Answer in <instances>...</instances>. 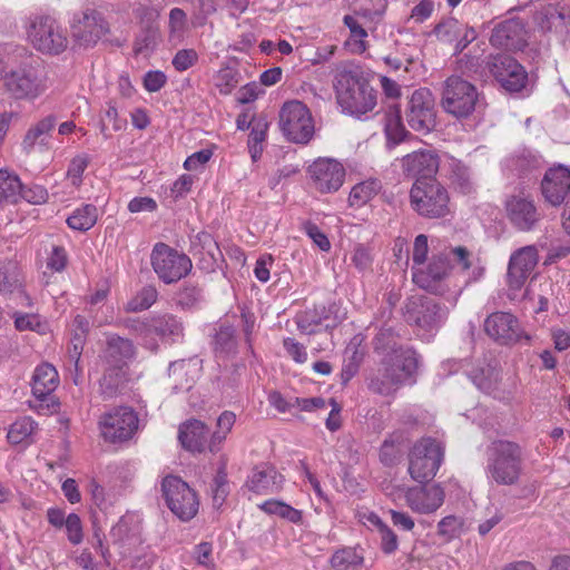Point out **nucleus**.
<instances>
[{
    "instance_id": "338daca9",
    "label": "nucleus",
    "mask_w": 570,
    "mask_h": 570,
    "mask_svg": "<svg viewBox=\"0 0 570 570\" xmlns=\"http://www.w3.org/2000/svg\"><path fill=\"white\" fill-rule=\"evenodd\" d=\"M14 326L18 331H35L40 326V320L36 314H14Z\"/></svg>"
},
{
    "instance_id": "603ef678",
    "label": "nucleus",
    "mask_w": 570,
    "mask_h": 570,
    "mask_svg": "<svg viewBox=\"0 0 570 570\" xmlns=\"http://www.w3.org/2000/svg\"><path fill=\"white\" fill-rule=\"evenodd\" d=\"M322 317L316 309H307L296 316L297 328L301 333L311 335L315 332V326L320 325Z\"/></svg>"
},
{
    "instance_id": "b1692460",
    "label": "nucleus",
    "mask_w": 570,
    "mask_h": 570,
    "mask_svg": "<svg viewBox=\"0 0 570 570\" xmlns=\"http://www.w3.org/2000/svg\"><path fill=\"white\" fill-rule=\"evenodd\" d=\"M439 167V156L431 149L413 151L402 159L403 171L416 179H434L433 176L438 173Z\"/></svg>"
},
{
    "instance_id": "052dcab7",
    "label": "nucleus",
    "mask_w": 570,
    "mask_h": 570,
    "mask_svg": "<svg viewBox=\"0 0 570 570\" xmlns=\"http://www.w3.org/2000/svg\"><path fill=\"white\" fill-rule=\"evenodd\" d=\"M47 198L48 193L42 186L33 185L30 187H24L22 185L21 199H24L31 204H41L45 203Z\"/></svg>"
},
{
    "instance_id": "37998d69",
    "label": "nucleus",
    "mask_w": 570,
    "mask_h": 570,
    "mask_svg": "<svg viewBox=\"0 0 570 570\" xmlns=\"http://www.w3.org/2000/svg\"><path fill=\"white\" fill-rule=\"evenodd\" d=\"M215 86L222 95H229L240 82L242 77L237 69L223 67L215 75Z\"/></svg>"
},
{
    "instance_id": "c9c22d12",
    "label": "nucleus",
    "mask_w": 570,
    "mask_h": 570,
    "mask_svg": "<svg viewBox=\"0 0 570 570\" xmlns=\"http://www.w3.org/2000/svg\"><path fill=\"white\" fill-rule=\"evenodd\" d=\"M98 219L97 207L87 204L80 208H77L68 218L67 224L71 229L86 232L95 226Z\"/></svg>"
},
{
    "instance_id": "6e6552de",
    "label": "nucleus",
    "mask_w": 570,
    "mask_h": 570,
    "mask_svg": "<svg viewBox=\"0 0 570 570\" xmlns=\"http://www.w3.org/2000/svg\"><path fill=\"white\" fill-rule=\"evenodd\" d=\"M28 39L36 50L47 55H59L69 43L66 29L48 16L35 17L31 20Z\"/></svg>"
},
{
    "instance_id": "0eeeda50",
    "label": "nucleus",
    "mask_w": 570,
    "mask_h": 570,
    "mask_svg": "<svg viewBox=\"0 0 570 570\" xmlns=\"http://www.w3.org/2000/svg\"><path fill=\"white\" fill-rule=\"evenodd\" d=\"M444 458V449L440 442L432 438H422L412 448L409 454V473L420 483L434 478Z\"/></svg>"
},
{
    "instance_id": "a878e982",
    "label": "nucleus",
    "mask_w": 570,
    "mask_h": 570,
    "mask_svg": "<svg viewBox=\"0 0 570 570\" xmlns=\"http://www.w3.org/2000/svg\"><path fill=\"white\" fill-rule=\"evenodd\" d=\"M523 23L518 19L505 20L492 30L490 42L498 48L508 50L521 49L525 43Z\"/></svg>"
},
{
    "instance_id": "1a4fd4ad",
    "label": "nucleus",
    "mask_w": 570,
    "mask_h": 570,
    "mask_svg": "<svg viewBox=\"0 0 570 570\" xmlns=\"http://www.w3.org/2000/svg\"><path fill=\"white\" fill-rule=\"evenodd\" d=\"M71 40L75 49L94 48L109 33V23L104 14L91 8L76 13L70 23Z\"/></svg>"
},
{
    "instance_id": "774afa93",
    "label": "nucleus",
    "mask_w": 570,
    "mask_h": 570,
    "mask_svg": "<svg viewBox=\"0 0 570 570\" xmlns=\"http://www.w3.org/2000/svg\"><path fill=\"white\" fill-rule=\"evenodd\" d=\"M261 92V87L256 82H250L245 86H243L236 95V100L239 104H249L257 99L258 95Z\"/></svg>"
},
{
    "instance_id": "412c9836",
    "label": "nucleus",
    "mask_w": 570,
    "mask_h": 570,
    "mask_svg": "<svg viewBox=\"0 0 570 570\" xmlns=\"http://www.w3.org/2000/svg\"><path fill=\"white\" fill-rule=\"evenodd\" d=\"M505 213L510 224L520 232L532 230L541 218L533 200L521 195L507 199Z\"/></svg>"
},
{
    "instance_id": "5701e85b",
    "label": "nucleus",
    "mask_w": 570,
    "mask_h": 570,
    "mask_svg": "<svg viewBox=\"0 0 570 570\" xmlns=\"http://www.w3.org/2000/svg\"><path fill=\"white\" fill-rule=\"evenodd\" d=\"M538 263V250L534 246H525L514 252L508 267L509 287L519 291Z\"/></svg>"
},
{
    "instance_id": "69168bd1",
    "label": "nucleus",
    "mask_w": 570,
    "mask_h": 570,
    "mask_svg": "<svg viewBox=\"0 0 570 570\" xmlns=\"http://www.w3.org/2000/svg\"><path fill=\"white\" fill-rule=\"evenodd\" d=\"M283 346L296 363H305L307 353L305 347L294 338L287 337L283 341Z\"/></svg>"
},
{
    "instance_id": "3c124183",
    "label": "nucleus",
    "mask_w": 570,
    "mask_h": 570,
    "mask_svg": "<svg viewBox=\"0 0 570 570\" xmlns=\"http://www.w3.org/2000/svg\"><path fill=\"white\" fill-rule=\"evenodd\" d=\"M385 132L387 139L392 140L394 144L403 141L409 134L402 125L401 118L397 114H391L387 116Z\"/></svg>"
},
{
    "instance_id": "f257e3e1",
    "label": "nucleus",
    "mask_w": 570,
    "mask_h": 570,
    "mask_svg": "<svg viewBox=\"0 0 570 570\" xmlns=\"http://www.w3.org/2000/svg\"><path fill=\"white\" fill-rule=\"evenodd\" d=\"M417 365L415 351L403 347L380 361L379 368L370 377L368 389L380 395H392L414 375Z\"/></svg>"
},
{
    "instance_id": "9b49d317",
    "label": "nucleus",
    "mask_w": 570,
    "mask_h": 570,
    "mask_svg": "<svg viewBox=\"0 0 570 570\" xmlns=\"http://www.w3.org/2000/svg\"><path fill=\"white\" fill-rule=\"evenodd\" d=\"M161 492L168 509L180 520L189 521L198 512L196 492L180 478L167 475L161 482Z\"/></svg>"
},
{
    "instance_id": "bf43d9fd",
    "label": "nucleus",
    "mask_w": 570,
    "mask_h": 570,
    "mask_svg": "<svg viewBox=\"0 0 570 570\" xmlns=\"http://www.w3.org/2000/svg\"><path fill=\"white\" fill-rule=\"evenodd\" d=\"M167 77L163 71L151 70L144 77L145 89L149 92L159 91L166 83Z\"/></svg>"
},
{
    "instance_id": "58836bf2",
    "label": "nucleus",
    "mask_w": 570,
    "mask_h": 570,
    "mask_svg": "<svg viewBox=\"0 0 570 570\" xmlns=\"http://www.w3.org/2000/svg\"><path fill=\"white\" fill-rule=\"evenodd\" d=\"M374 352L382 358L403 348L392 328H382L373 341Z\"/></svg>"
},
{
    "instance_id": "c756f323",
    "label": "nucleus",
    "mask_w": 570,
    "mask_h": 570,
    "mask_svg": "<svg viewBox=\"0 0 570 570\" xmlns=\"http://www.w3.org/2000/svg\"><path fill=\"white\" fill-rule=\"evenodd\" d=\"M209 429L199 420H188L180 424L178 439L184 449L202 453L207 448Z\"/></svg>"
},
{
    "instance_id": "13d9d810",
    "label": "nucleus",
    "mask_w": 570,
    "mask_h": 570,
    "mask_svg": "<svg viewBox=\"0 0 570 570\" xmlns=\"http://www.w3.org/2000/svg\"><path fill=\"white\" fill-rule=\"evenodd\" d=\"M65 525L67 529L69 541L73 544L80 543L82 540V528L80 518L76 513H70L66 518Z\"/></svg>"
},
{
    "instance_id": "4468645a",
    "label": "nucleus",
    "mask_w": 570,
    "mask_h": 570,
    "mask_svg": "<svg viewBox=\"0 0 570 570\" xmlns=\"http://www.w3.org/2000/svg\"><path fill=\"white\" fill-rule=\"evenodd\" d=\"M150 259L155 273L167 284L178 282L185 277L193 266L187 255L178 253L164 243L155 245Z\"/></svg>"
},
{
    "instance_id": "de8ad7c7",
    "label": "nucleus",
    "mask_w": 570,
    "mask_h": 570,
    "mask_svg": "<svg viewBox=\"0 0 570 570\" xmlns=\"http://www.w3.org/2000/svg\"><path fill=\"white\" fill-rule=\"evenodd\" d=\"M36 423L31 417H22L10 425L8 440L12 444H19L33 433Z\"/></svg>"
},
{
    "instance_id": "f8f14e48",
    "label": "nucleus",
    "mask_w": 570,
    "mask_h": 570,
    "mask_svg": "<svg viewBox=\"0 0 570 570\" xmlns=\"http://www.w3.org/2000/svg\"><path fill=\"white\" fill-rule=\"evenodd\" d=\"M479 101L476 88L458 76L444 81L441 104L444 110L456 118L470 116Z\"/></svg>"
},
{
    "instance_id": "79ce46f5",
    "label": "nucleus",
    "mask_w": 570,
    "mask_h": 570,
    "mask_svg": "<svg viewBox=\"0 0 570 570\" xmlns=\"http://www.w3.org/2000/svg\"><path fill=\"white\" fill-rule=\"evenodd\" d=\"M381 189V183L376 179L362 181L355 185L350 193V204L362 206L371 200Z\"/></svg>"
},
{
    "instance_id": "9d476101",
    "label": "nucleus",
    "mask_w": 570,
    "mask_h": 570,
    "mask_svg": "<svg viewBox=\"0 0 570 570\" xmlns=\"http://www.w3.org/2000/svg\"><path fill=\"white\" fill-rule=\"evenodd\" d=\"M279 127L292 142L307 144L314 135V121L309 109L298 100L287 101L279 111Z\"/></svg>"
},
{
    "instance_id": "a211bd4d",
    "label": "nucleus",
    "mask_w": 570,
    "mask_h": 570,
    "mask_svg": "<svg viewBox=\"0 0 570 570\" xmlns=\"http://www.w3.org/2000/svg\"><path fill=\"white\" fill-rule=\"evenodd\" d=\"M308 174L314 187L323 193L337 191L344 183L343 165L331 158H318L308 167Z\"/></svg>"
},
{
    "instance_id": "4d7b16f0",
    "label": "nucleus",
    "mask_w": 570,
    "mask_h": 570,
    "mask_svg": "<svg viewBox=\"0 0 570 570\" xmlns=\"http://www.w3.org/2000/svg\"><path fill=\"white\" fill-rule=\"evenodd\" d=\"M89 158L86 155L76 156L69 165L67 175L73 186H79L82 180V174L88 167Z\"/></svg>"
},
{
    "instance_id": "7c9ffc66",
    "label": "nucleus",
    "mask_w": 570,
    "mask_h": 570,
    "mask_svg": "<svg viewBox=\"0 0 570 570\" xmlns=\"http://www.w3.org/2000/svg\"><path fill=\"white\" fill-rule=\"evenodd\" d=\"M0 294L3 296L17 294L23 305L31 306L32 304L31 298L22 288L20 271L13 261L0 262Z\"/></svg>"
},
{
    "instance_id": "20e7f679",
    "label": "nucleus",
    "mask_w": 570,
    "mask_h": 570,
    "mask_svg": "<svg viewBox=\"0 0 570 570\" xmlns=\"http://www.w3.org/2000/svg\"><path fill=\"white\" fill-rule=\"evenodd\" d=\"M410 204L426 219H442L451 214L449 191L436 179H416L410 190Z\"/></svg>"
},
{
    "instance_id": "dca6fc26",
    "label": "nucleus",
    "mask_w": 570,
    "mask_h": 570,
    "mask_svg": "<svg viewBox=\"0 0 570 570\" xmlns=\"http://www.w3.org/2000/svg\"><path fill=\"white\" fill-rule=\"evenodd\" d=\"M409 126L421 134L430 132L436 124L435 101L432 92L426 88L415 90L406 108Z\"/></svg>"
},
{
    "instance_id": "0e129e2a",
    "label": "nucleus",
    "mask_w": 570,
    "mask_h": 570,
    "mask_svg": "<svg viewBox=\"0 0 570 570\" xmlns=\"http://www.w3.org/2000/svg\"><path fill=\"white\" fill-rule=\"evenodd\" d=\"M434 10V3L432 0H421L411 11L410 19L416 23H422L431 17Z\"/></svg>"
},
{
    "instance_id": "4be33fe9",
    "label": "nucleus",
    "mask_w": 570,
    "mask_h": 570,
    "mask_svg": "<svg viewBox=\"0 0 570 570\" xmlns=\"http://www.w3.org/2000/svg\"><path fill=\"white\" fill-rule=\"evenodd\" d=\"M445 492L440 484H424L407 489L405 500L412 511L423 514L435 512L443 503Z\"/></svg>"
},
{
    "instance_id": "a19ab883",
    "label": "nucleus",
    "mask_w": 570,
    "mask_h": 570,
    "mask_svg": "<svg viewBox=\"0 0 570 570\" xmlns=\"http://www.w3.org/2000/svg\"><path fill=\"white\" fill-rule=\"evenodd\" d=\"M259 508L267 514H276L292 523L297 524L303 520L301 510H297L279 500H267L261 504Z\"/></svg>"
},
{
    "instance_id": "aec40b11",
    "label": "nucleus",
    "mask_w": 570,
    "mask_h": 570,
    "mask_svg": "<svg viewBox=\"0 0 570 570\" xmlns=\"http://www.w3.org/2000/svg\"><path fill=\"white\" fill-rule=\"evenodd\" d=\"M541 194L553 207L563 204L570 194V168L563 165L549 168L541 180Z\"/></svg>"
},
{
    "instance_id": "49530a36",
    "label": "nucleus",
    "mask_w": 570,
    "mask_h": 570,
    "mask_svg": "<svg viewBox=\"0 0 570 570\" xmlns=\"http://www.w3.org/2000/svg\"><path fill=\"white\" fill-rule=\"evenodd\" d=\"M157 297L158 292L154 286H145L127 303L126 309L128 312H141L148 309L157 301Z\"/></svg>"
},
{
    "instance_id": "2f4dec72",
    "label": "nucleus",
    "mask_w": 570,
    "mask_h": 570,
    "mask_svg": "<svg viewBox=\"0 0 570 570\" xmlns=\"http://www.w3.org/2000/svg\"><path fill=\"white\" fill-rule=\"evenodd\" d=\"M435 33L446 41L458 39L455 45L456 52H462L476 38V32L473 28L460 23L455 19H449L439 23L435 27Z\"/></svg>"
},
{
    "instance_id": "f704fd0d",
    "label": "nucleus",
    "mask_w": 570,
    "mask_h": 570,
    "mask_svg": "<svg viewBox=\"0 0 570 570\" xmlns=\"http://www.w3.org/2000/svg\"><path fill=\"white\" fill-rule=\"evenodd\" d=\"M55 126V116L49 115L39 120L35 126L30 127L27 131L22 142L23 149L30 153L37 144L45 145Z\"/></svg>"
},
{
    "instance_id": "2eb2a0df",
    "label": "nucleus",
    "mask_w": 570,
    "mask_h": 570,
    "mask_svg": "<svg viewBox=\"0 0 570 570\" xmlns=\"http://www.w3.org/2000/svg\"><path fill=\"white\" fill-rule=\"evenodd\" d=\"M98 425L105 441L124 442L131 439L137 431L138 416L130 407L120 406L102 414Z\"/></svg>"
},
{
    "instance_id": "c03bdc74",
    "label": "nucleus",
    "mask_w": 570,
    "mask_h": 570,
    "mask_svg": "<svg viewBox=\"0 0 570 570\" xmlns=\"http://www.w3.org/2000/svg\"><path fill=\"white\" fill-rule=\"evenodd\" d=\"M100 121L101 134L105 137H110L112 131H120L127 126V120L119 117L118 110L112 101L107 104V108Z\"/></svg>"
},
{
    "instance_id": "6ab92c4d",
    "label": "nucleus",
    "mask_w": 570,
    "mask_h": 570,
    "mask_svg": "<svg viewBox=\"0 0 570 570\" xmlns=\"http://www.w3.org/2000/svg\"><path fill=\"white\" fill-rule=\"evenodd\" d=\"M485 333L501 345H511L521 338L529 341L524 335L518 320L510 313L495 312L489 315L484 322Z\"/></svg>"
},
{
    "instance_id": "09e8293b",
    "label": "nucleus",
    "mask_w": 570,
    "mask_h": 570,
    "mask_svg": "<svg viewBox=\"0 0 570 570\" xmlns=\"http://www.w3.org/2000/svg\"><path fill=\"white\" fill-rule=\"evenodd\" d=\"M472 382L485 393H491L499 381V374L491 367L479 368L471 374Z\"/></svg>"
},
{
    "instance_id": "393cba45",
    "label": "nucleus",
    "mask_w": 570,
    "mask_h": 570,
    "mask_svg": "<svg viewBox=\"0 0 570 570\" xmlns=\"http://www.w3.org/2000/svg\"><path fill=\"white\" fill-rule=\"evenodd\" d=\"M58 385L59 375L53 365L42 363L36 367L32 376V393L38 400L45 401L48 399L50 401L48 407L53 411L58 409L59 403L51 397V394Z\"/></svg>"
},
{
    "instance_id": "473e14b6",
    "label": "nucleus",
    "mask_w": 570,
    "mask_h": 570,
    "mask_svg": "<svg viewBox=\"0 0 570 570\" xmlns=\"http://www.w3.org/2000/svg\"><path fill=\"white\" fill-rule=\"evenodd\" d=\"M148 330L164 341L177 342L184 336L183 322L173 314L155 316L148 324Z\"/></svg>"
},
{
    "instance_id": "ddd939ff",
    "label": "nucleus",
    "mask_w": 570,
    "mask_h": 570,
    "mask_svg": "<svg viewBox=\"0 0 570 570\" xmlns=\"http://www.w3.org/2000/svg\"><path fill=\"white\" fill-rule=\"evenodd\" d=\"M449 307L428 296H412L404 307L405 321L425 331L436 330L445 322Z\"/></svg>"
},
{
    "instance_id": "423d86ee",
    "label": "nucleus",
    "mask_w": 570,
    "mask_h": 570,
    "mask_svg": "<svg viewBox=\"0 0 570 570\" xmlns=\"http://www.w3.org/2000/svg\"><path fill=\"white\" fill-rule=\"evenodd\" d=\"M6 92L14 99H33L46 90V77L40 63H23L2 77Z\"/></svg>"
},
{
    "instance_id": "a18cd8bd",
    "label": "nucleus",
    "mask_w": 570,
    "mask_h": 570,
    "mask_svg": "<svg viewBox=\"0 0 570 570\" xmlns=\"http://www.w3.org/2000/svg\"><path fill=\"white\" fill-rule=\"evenodd\" d=\"M214 346L216 353L229 355L236 352L235 330L233 326H220L215 334Z\"/></svg>"
},
{
    "instance_id": "bb28decb",
    "label": "nucleus",
    "mask_w": 570,
    "mask_h": 570,
    "mask_svg": "<svg viewBox=\"0 0 570 570\" xmlns=\"http://www.w3.org/2000/svg\"><path fill=\"white\" fill-rule=\"evenodd\" d=\"M199 361L195 357L174 361L168 366V385L174 392L189 390L199 373Z\"/></svg>"
},
{
    "instance_id": "680f3d73",
    "label": "nucleus",
    "mask_w": 570,
    "mask_h": 570,
    "mask_svg": "<svg viewBox=\"0 0 570 570\" xmlns=\"http://www.w3.org/2000/svg\"><path fill=\"white\" fill-rule=\"evenodd\" d=\"M187 23V16L180 8H174L169 12V31L171 35L180 33L185 30Z\"/></svg>"
},
{
    "instance_id": "f03ea898",
    "label": "nucleus",
    "mask_w": 570,
    "mask_h": 570,
    "mask_svg": "<svg viewBox=\"0 0 570 570\" xmlns=\"http://www.w3.org/2000/svg\"><path fill=\"white\" fill-rule=\"evenodd\" d=\"M334 88L337 104L346 114L360 117L376 106V91L358 70H340Z\"/></svg>"
},
{
    "instance_id": "39448f33",
    "label": "nucleus",
    "mask_w": 570,
    "mask_h": 570,
    "mask_svg": "<svg viewBox=\"0 0 570 570\" xmlns=\"http://www.w3.org/2000/svg\"><path fill=\"white\" fill-rule=\"evenodd\" d=\"M487 469L498 484H517L522 472L521 448L505 440L493 442L489 450Z\"/></svg>"
},
{
    "instance_id": "864d4df0",
    "label": "nucleus",
    "mask_w": 570,
    "mask_h": 570,
    "mask_svg": "<svg viewBox=\"0 0 570 570\" xmlns=\"http://www.w3.org/2000/svg\"><path fill=\"white\" fill-rule=\"evenodd\" d=\"M197 61L198 53L195 49H180L175 53L171 63L177 71L183 72L195 66Z\"/></svg>"
},
{
    "instance_id": "e433bc0d",
    "label": "nucleus",
    "mask_w": 570,
    "mask_h": 570,
    "mask_svg": "<svg viewBox=\"0 0 570 570\" xmlns=\"http://www.w3.org/2000/svg\"><path fill=\"white\" fill-rule=\"evenodd\" d=\"M449 179L462 194L468 195L474 190L469 168L456 159L449 163Z\"/></svg>"
},
{
    "instance_id": "cd10ccee",
    "label": "nucleus",
    "mask_w": 570,
    "mask_h": 570,
    "mask_svg": "<svg viewBox=\"0 0 570 570\" xmlns=\"http://www.w3.org/2000/svg\"><path fill=\"white\" fill-rule=\"evenodd\" d=\"M284 478L276 469L268 464L256 466L246 485L248 489L257 494H272L282 489Z\"/></svg>"
},
{
    "instance_id": "8fccbe9b",
    "label": "nucleus",
    "mask_w": 570,
    "mask_h": 570,
    "mask_svg": "<svg viewBox=\"0 0 570 570\" xmlns=\"http://www.w3.org/2000/svg\"><path fill=\"white\" fill-rule=\"evenodd\" d=\"M463 528V520L455 515L444 517L438 523V534L446 540L458 538Z\"/></svg>"
},
{
    "instance_id": "72a5a7b5",
    "label": "nucleus",
    "mask_w": 570,
    "mask_h": 570,
    "mask_svg": "<svg viewBox=\"0 0 570 570\" xmlns=\"http://www.w3.org/2000/svg\"><path fill=\"white\" fill-rule=\"evenodd\" d=\"M127 380L126 367L108 365L99 381L100 393L105 399H111L125 387Z\"/></svg>"
},
{
    "instance_id": "4c0bfd02",
    "label": "nucleus",
    "mask_w": 570,
    "mask_h": 570,
    "mask_svg": "<svg viewBox=\"0 0 570 570\" xmlns=\"http://www.w3.org/2000/svg\"><path fill=\"white\" fill-rule=\"evenodd\" d=\"M22 183L17 175L8 170H0V200L10 204L18 203L21 199Z\"/></svg>"
},
{
    "instance_id": "7ed1b4c3",
    "label": "nucleus",
    "mask_w": 570,
    "mask_h": 570,
    "mask_svg": "<svg viewBox=\"0 0 570 570\" xmlns=\"http://www.w3.org/2000/svg\"><path fill=\"white\" fill-rule=\"evenodd\" d=\"M469 257L470 252L463 246L441 252L432 257L425 269L419 268L413 272V282L434 295H443L448 291L443 281L452 269V259L456 261L466 271L471 266Z\"/></svg>"
},
{
    "instance_id": "5fc2aeb1",
    "label": "nucleus",
    "mask_w": 570,
    "mask_h": 570,
    "mask_svg": "<svg viewBox=\"0 0 570 570\" xmlns=\"http://www.w3.org/2000/svg\"><path fill=\"white\" fill-rule=\"evenodd\" d=\"M400 442L393 436L386 439L380 449V460L385 465H392L396 462L400 455Z\"/></svg>"
},
{
    "instance_id": "6e6d98bb",
    "label": "nucleus",
    "mask_w": 570,
    "mask_h": 570,
    "mask_svg": "<svg viewBox=\"0 0 570 570\" xmlns=\"http://www.w3.org/2000/svg\"><path fill=\"white\" fill-rule=\"evenodd\" d=\"M202 298V289L195 285L184 286L177 294V304L183 308L194 307Z\"/></svg>"
},
{
    "instance_id": "ea45409f",
    "label": "nucleus",
    "mask_w": 570,
    "mask_h": 570,
    "mask_svg": "<svg viewBox=\"0 0 570 570\" xmlns=\"http://www.w3.org/2000/svg\"><path fill=\"white\" fill-rule=\"evenodd\" d=\"M364 557L356 549L344 548L333 553L330 559L331 567L334 570H350L363 564Z\"/></svg>"
},
{
    "instance_id": "c85d7f7f",
    "label": "nucleus",
    "mask_w": 570,
    "mask_h": 570,
    "mask_svg": "<svg viewBox=\"0 0 570 570\" xmlns=\"http://www.w3.org/2000/svg\"><path fill=\"white\" fill-rule=\"evenodd\" d=\"M136 347L129 338L117 334L107 335L106 346L102 351V358L107 365H120L127 367L130 360L135 357Z\"/></svg>"
},
{
    "instance_id": "f3484780",
    "label": "nucleus",
    "mask_w": 570,
    "mask_h": 570,
    "mask_svg": "<svg viewBox=\"0 0 570 570\" xmlns=\"http://www.w3.org/2000/svg\"><path fill=\"white\" fill-rule=\"evenodd\" d=\"M487 68L508 91L517 92L525 86L528 76L524 68L508 55L490 56L487 60Z\"/></svg>"
},
{
    "instance_id": "e2e57ef3",
    "label": "nucleus",
    "mask_w": 570,
    "mask_h": 570,
    "mask_svg": "<svg viewBox=\"0 0 570 570\" xmlns=\"http://www.w3.org/2000/svg\"><path fill=\"white\" fill-rule=\"evenodd\" d=\"M429 245L428 236L420 234L414 239L412 259L415 265H422L428 256Z\"/></svg>"
}]
</instances>
